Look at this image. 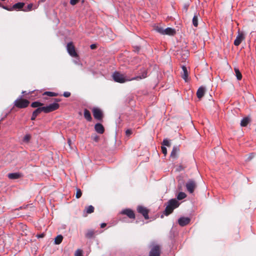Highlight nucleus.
Segmentation results:
<instances>
[{
    "mask_svg": "<svg viewBox=\"0 0 256 256\" xmlns=\"http://www.w3.org/2000/svg\"><path fill=\"white\" fill-rule=\"evenodd\" d=\"M138 212L141 214L146 220L149 218L148 210L145 207L139 206L137 208Z\"/></svg>",
    "mask_w": 256,
    "mask_h": 256,
    "instance_id": "obj_9",
    "label": "nucleus"
},
{
    "mask_svg": "<svg viewBox=\"0 0 256 256\" xmlns=\"http://www.w3.org/2000/svg\"><path fill=\"white\" fill-rule=\"evenodd\" d=\"M66 49L69 54L72 57H76L77 53L75 50L74 46L72 42H70L67 44Z\"/></svg>",
    "mask_w": 256,
    "mask_h": 256,
    "instance_id": "obj_7",
    "label": "nucleus"
},
{
    "mask_svg": "<svg viewBox=\"0 0 256 256\" xmlns=\"http://www.w3.org/2000/svg\"><path fill=\"white\" fill-rule=\"evenodd\" d=\"M234 70V72L236 73V76L237 79L238 80H241L242 78V75L240 71L239 70L238 68H235Z\"/></svg>",
    "mask_w": 256,
    "mask_h": 256,
    "instance_id": "obj_25",
    "label": "nucleus"
},
{
    "mask_svg": "<svg viewBox=\"0 0 256 256\" xmlns=\"http://www.w3.org/2000/svg\"><path fill=\"white\" fill-rule=\"evenodd\" d=\"M180 205L178 201L175 198H172L168 200V204L164 212L165 216H168L170 214L174 209L177 208Z\"/></svg>",
    "mask_w": 256,
    "mask_h": 256,
    "instance_id": "obj_2",
    "label": "nucleus"
},
{
    "mask_svg": "<svg viewBox=\"0 0 256 256\" xmlns=\"http://www.w3.org/2000/svg\"><path fill=\"white\" fill-rule=\"evenodd\" d=\"M186 196V194L184 192H180L177 196V199L182 200Z\"/></svg>",
    "mask_w": 256,
    "mask_h": 256,
    "instance_id": "obj_28",
    "label": "nucleus"
},
{
    "mask_svg": "<svg viewBox=\"0 0 256 256\" xmlns=\"http://www.w3.org/2000/svg\"><path fill=\"white\" fill-rule=\"evenodd\" d=\"M206 92V88L203 86L200 87L196 92V96L198 98L203 97Z\"/></svg>",
    "mask_w": 256,
    "mask_h": 256,
    "instance_id": "obj_15",
    "label": "nucleus"
},
{
    "mask_svg": "<svg viewBox=\"0 0 256 256\" xmlns=\"http://www.w3.org/2000/svg\"><path fill=\"white\" fill-rule=\"evenodd\" d=\"M106 223H102V224H100V227H101L102 228H104V227L106 226Z\"/></svg>",
    "mask_w": 256,
    "mask_h": 256,
    "instance_id": "obj_45",
    "label": "nucleus"
},
{
    "mask_svg": "<svg viewBox=\"0 0 256 256\" xmlns=\"http://www.w3.org/2000/svg\"><path fill=\"white\" fill-rule=\"evenodd\" d=\"M44 95H46L49 96H56L58 95L57 93L52 92H46L44 93Z\"/></svg>",
    "mask_w": 256,
    "mask_h": 256,
    "instance_id": "obj_29",
    "label": "nucleus"
},
{
    "mask_svg": "<svg viewBox=\"0 0 256 256\" xmlns=\"http://www.w3.org/2000/svg\"><path fill=\"white\" fill-rule=\"evenodd\" d=\"M54 100L56 102L55 103H56V104H58V102H60V99H58V98H55Z\"/></svg>",
    "mask_w": 256,
    "mask_h": 256,
    "instance_id": "obj_47",
    "label": "nucleus"
},
{
    "mask_svg": "<svg viewBox=\"0 0 256 256\" xmlns=\"http://www.w3.org/2000/svg\"><path fill=\"white\" fill-rule=\"evenodd\" d=\"M68 143L69 145H70V142H71V140L69 139V140H68Z\"/></svg>",
    "mask_w": 256,
    "mask_h": 256,
    "instance_id": "obj_49",
    "label": "nucleus"
},
{
    "mask_svg": "<svg viewBox=\"0 0 256 256\" xmlns=\"http://www.w3.org/2000/svg\"><path fill=\"white\" fill-rule=\"evenodd\" d=\"M94 207L90 205L86 208L84 211H86L87 214H91L94 212Z\"/></svg>",
    "mask_w": 256,
    "mask_h": 256,
    "instance_id": "obj_26",
    "label": "nucleus"
},
{
    "mask_svg": "<svg viewBox=\"0 0 256 256\" xmlns=\"http://www.w3.org/2000/svg\"><path fill=\"white\" fill-rule=\"evenodd\" d=\"M96 131L100 134H102L104 132V128L103 126L100 123H97L94 126Z\"/></svg>",
    "mask_w": 256,
    "mask_h": 256,
    "instance_id": "obj_14",
    "label": "nucleus"
},
{
    "mask_svg": "<svg viewBox=\"0 0 256 256\" xmlns=\"http://www.w3.org/2000/svg\"><path fill=\"white\" fill-rule=\"evenodd\" d=\"M31 138V136L29 134H27L24 136L23 138L22 141L24 142L28 143Z\"/></svg>",
    "mask_w": 256,
    "mask_h": 256,
    "instance_id": "obj_31",
    "label": "nucleus"
},
{
    "mask_svg": "<svg viewBox=\"0 0 256 256\" xmlns=\"http://www.w3.org/2000/svg\"><path fill=\"white\" fill-rule=\"evenodd\" d=\"M176 31L174 29L171 28H167L164 29V35L166 34L169 36H173L175 34Z\"/></svg>",
    "mask_w": 256,
    "mask_h": 256,
    "instance_id": "obj_17",
    "label": "nucleus"
},
{
    "mask_svg": "<svg viewBox=\"0 0 256 256\" xmlns=\"http://www.w3.org/2000/svg\"><path fill=\"white\" fill-rule=\"evenodd\" d=\"M161 149L162 153L166 156L167 154V150L166 146H162Z\"/></svg>",
    "mask_w": 256,
    "mask_h": 256,
    "instance_id": "obj_38",
    "label": "nucleus"
},
{
    "mask_svg": "<svg viewBox=\"0 0 256 256\" xmlns=\"http://www.w3.org/2000/svg\"><path fill=\"white\" fill-rule=\"evenodd\" d=\"M250 121V117H244L241 120L240 126H246Z\"/></svg>",
    "mask_w": 256,
    "mask_h": 256,
    "instance_id": "obj_20",
    "label": "nucleus"
},
{
    "mask_svg": "<svg viewBox=\"0 0 256 256\" xmlns=\"http://www.w3.org/2000/svg\"><path fill=\"white\" fill-rule=\"evenodd\" d=\"M93 140L95 142H98V140H99V137L98 136H94Z\"/></svg>",
    "mask_w": 256,
    "mask_h": 256,
    "instance_id": "obj_43",
    "label": "nucleus"
},
{
    "mask_svg": "<svg viewBox=\"0 0 256 256\" xmlns=\"http://www.w3.org/2000/svg\"><path fill=\"white\" fill-rule=\"evenodd\" d=\"M90 48L92 50L94 49V48H96V44H92L90 46Z\"/></svg>",
    "mask_w": 256,
    "mask_h": 256,
    "instance_id": "obj_44",
    "label": "nucleus"
},
{
    "mask_svg": "<svg viewBox=\"0 0 256 256\" xmlns=\"http://www.w3.org/2000/svg\"><path fill=\"white\" fill-rule=\"evenodd\" d=\"M82 192L80 188H76V198H79L82 196Z\"/></svg>",
    "mask_w": 256,
    "mask_h": 256,
    "instance_id": "obj_32",
    "label": "nucleus"
},
{
    "mask_svg": "<svg viewBox=\"0 0 256 256\" xmlns=\"http://www.w3.org/2000/svg\"><path fill=\"white\" fill-rule=\"evenodd\" d=\"M24 4L22 2L16 3L14 4L12 6V10H20L24 7Z\"/></svg>",
    "mask_w": 256,
    "mask_h": 256,
    "instance_id": "obj_21",
    "label": "nucleus"
},
{
    "mask_svg": "<svg viewBox=\"0 0 256 256\" xmlns=\"http://www.w3.org/2000/svg\"><path fill=\"white\" fill-rule=\"evenodd\" d=\"M22 94H26V91H22Z\"/></svg>",
    "mask_w": 256,
    "mask_h": 256,
    "instance_id": "obj_48",
    "label": "nucleus"
},
{
    "mask_svg": "<svg viewBox=\"0 0 256 256\" xmlns=\"http://www.w3.org/2000/svg\"><path fill=\"white\" fill-rule=\"evenodd\" d=\"M199 16L200 14L198 12H196L192 18V24L195 27H197L198 26V20Z\"/></svg>",
    "mask_w": 256,
    "mask_h": 256,
    "instance_id": "obj_18",
    "label": "nucleus"
},
{
    "mask_svg": "<svg viewBox=\"0 0 256 256\" xmlns=\"http://www.w3.org/2000/svg\"><path fill=\"white\" fill-rule=\"evenodd\" d=\"M84 118L88 120V121H91L92 120V118L91 116L90 112L89 110H88L87 109H84Z\"/></svg>",
    "mask_w": 256,
    "mask_h": 256,
    "instance_id": "obj_19",
    "label": "nucleus"
},
{
    "mask_svg": "<svg viewBox=\"0 0 256 256\" xmlns=\"http://www.w3.org/2000/svg\"><path fill=\"white\" fill-rule=\"evenodd\" d=\"M44 236V234H42L39 235H38V238H43Z\"/></svg>",
    "mask_w": 256,
    "mask_h": 256,
    "instance_id": "obj_46",
    "label": "nucleus"
},
{
    "mask_svg": "<svg viewBox=\"0 0 256 256\" xmlns=\"http://www.w3.org/2000/svg\"><path fill=\"white\" fill-rule=\"evenodd\" d=\"M22 174L19 172L10 173L8 174V178L11 180L18 179L20 178Z\"/></svg>",
    "mask_w": 256,
    "mask_h": 256,
    "instance_id": "obj_16",
    "label": "nucleus"
},
{
    "mask_svg": "<svg viewBox=\"0 0 256 256\" xmlns=\"http://www.w3.org/2000/svg\"><path fill=\"white\" fill-rule=\"evenodd\" d=\"M30 104V102L25 99H22V96H20L14 102V106L20 108H26Z\"/></svg>",
    "mask_w": 256,
    "mask_h": 256,
    "instance_id": "obj_4",
    "label": "nucleus"
},
{
    "mask_svg": "<svg viewBox=\"0 0 256 256\" xmlns=\"http://www.w3.org/2000/svg\"><path fill=\"white\" fill-rule=\"evenodd\" d=\"M162 146L170 147V142L168 138L164 139L162 142Z\"/></svg>",
    "mask_w": 256,
    "mask_h": 256,
    "instance_id": "obj_30",
    "label": "nucleus"
},
{
    "mask_svg": "<svg viewBox=\"0 0 256 256\" xmlns=\"http://www.w3.org/2000/svg\"><path fill=\"white\" fill-rule=\"evenodd\" d=\"M182 69L183 71V74L182 75V77L184 78L186 82V78L188 76V72L186 66H182Z\"/></svg>",
    "mask_w": 256,
    "mask_h": 256,
    "instance_id": "obj_23",
    "label": "nucleus"
},
{
    "mask_svg": "<svg viewBox=\"0 0 256 256\" xmlns=\"http://www.w3.org/2000/svg\"><path fill=\"white\" fill-rule=\"evenodd\" d=\"M244 39V34L242 32L238 33V35L236 37V38L234 40V44L236 46H239Z\"/></svg>",
    "mask_w": 256,
    "mask_h": 256,
    "instance_id": "obj_13",
    "label": "nucleus"
},
{
    "mask_svg": "<svg viewBox=\"0 0 256 256\" xmlns=\"http://www.w3.org/2000/svg\"><path fill=\"white\" fill-rule=\"evenodd\" d=\"M94 117L98 120H101L103 117V114L101 110L98 108H94L92 110Z\"/></svg>",
    "mask_w": 256,
    "mask_h": 256,
    "instance_id": "obj_6",
    "label": "nucleus"
},
{
    "mask_svg": "<svg viewBox=\"0 0 256 256\" xmlns=\"http://www.w3.org/2000/svg\"><path fill=\"white\" fill-rule=\"evenodd\" d=\"M132 133V129H128L126 131V134L128 136H130Z\"/></svg>",
    "mask_w": 256,
    "mask_h": 256,
    "instance_id": "obj_37",
    "label": "nucleus"
},
{
    "mask_svg": "<svg viewBox=\"0 0 256 256\" xmlns=\"http://www.w3.org/2000/svg\"><path fill=\"white\" fill-rule=\"evenodd\" d=\"M0 7L4 9V10H8V11H12V7H10V8H8V6H4V5H2V4L0 3Z\"/></svg>",
    "mask_w": 256,
    "mask_h": 256,
    "instance_id": "obj_36",
    "label": "nucleus"
},
{
    "mask_svg": "<svg viewBox=\"0 0 256 256\" xmlns=\"http://www.w3.org/2000/svg\"><path fill=\"white\" fill-rule=\"evenodd\" d=\"M70 94H71L69 92H65L63 94V96L65 98H68L69 96H70Z\"/></svg>",
    "mask_w": 256,
    "mask_h": 256,
    "instance_id": "obj_39",
    "label": "nucleus"
},
{
    "mask_svg": "<svg viewBox=\"0 0 256 256\" xmlns=\"http://www.w3.org/2000/svg\"><path fill=\"white\" fill-rule=\"evenodd\" d=\"M78 2V0H70V4L72 5V6H74L75 5L77 2Z\"/></svg>",
    "mask_w": 256,
    "mask_h": 256,
    "instance_id": "obj_42",
    "label": "nucleus"
},
{
    "mask_svg": "<svg viewBox=\"0 0 256 256\" xmlns=\"http://www.w3.org/2000/svg\"><path fill=\"white\" fill-rule=\"evenodd\" d=\"M120 214L126 215L129 218L134 219L135 218V214L134 211L129 208L123 210Z\"/></svg>",
    "mask_w": 256,
    "mask_h": 256,
    "instance_id": "obj_12",
    "label": "nucleus"
},
{
    "mask_svg": "<svg viewBox=\"0 0 256 256\" xmlns=\"http://www.w3.org/2000/svg\"><path fill=\"white\" fill-rule=\"evenodd\" d=\"M196 186V182L192 179H190L186 184L187 190L190 194L192 193Z\"/></svg>",
    "mask_w": 256,
    "mask_h": 256,
    "instance_id": "obj_5",
    "label": "nucleus"
},
{
    "mask_svg": "<svg viewBox=\"0 0 256 256\" xmlns=\"http://www.w3.org/2000/svg\"><path fill=\"white\" fill-rule=\"evenodd\" d=\"M160 246L158 245L154 246L150 252V256H160Z\"/></svg>",
    "mask_w": 256,
    "mask_h": 256,
    "instance_id": "obj_10",
    "label": "nucleus"
},
{
    "mask_svg": "<svg viewBox=\"0 0 256 256\" xmlns=\"http://www.w3.org/2000/svg\"><path fill=\"white\" fill-rule=\"evenodd\" d=\"M112 77L114 82L119 83H124L127 81L132 80L131 78H127L124 74L117 71L112 74Z\"/></svg>",
    "mask_w": 256,
    "mask_h": 256,
    "instance_id": "obj_3",
    "label": "nucleus"
},
{
    "mask_svg": "<svg viewBox=\"0 0 256 256\" xmlns=\"http://www.w3.org/2000/svg\"><path fill=\"white\" fill-rule=\"evenodd\" d=\"M82 250L80 249H78L76 251L74 256H82Z\"/></svg>",
    "mask_w": 256,
    "mask_h": 256,
    "instance_id": "obj_35",
    "label": "nucleus"
},
{
    "mask_svg": "<svg viewBox=\"0 0 256 256\" xmlns=\"http://www.w3.org/2000/svg\"><path fill=\"white\" fill-rule=\"evenodd\" d=\"M94 234V232L92 231L88 232L86 234V236L88 238H91L92 236Z\"/></svg>",
    "mask_w": 256,
    "mask_h": 256,
    "instance_id": "obj_41",
    "label": "nucleus"
},
{
    "mask_svg": "<svg viewBox=\"0 0 256 256\" xmlns=\"http://www.w3.org/2000/svg\"><path fill=\"white\" fill-rule=\"evenodd\" d=\"M59 106L58 104L52 103L46 106L38 108L33 112L31 120H35L36 116L42 112H44V113H48L58 110Z\"/></svg>",
    "mask_w": 256,
    "mask_h": 256,
    "instance_id": "obj_1",
    "label": "nucleus"
},
{
    "mask_svg": "<svg viewBox=\"0 0 256 256\" xmlns=\"http://www.w3.org/2000/svg\"><path fill=\"white\" fill-rule=\"evenodd\" d=\"M190 221V219L189 218L182 216L178 218V223L181 226H184L188 224Z\"/></svg>",
    "mask_w": 256,
    "mask_h": 256,
    "instance_id": "obj_11",
    "label": "nucleus"
},
{
    "mask_svg": "<svg viewBox=\"0 0 256 256\" xmlns=\"http://www.w3.org/2000/svg\"><path fill=\"white\" fill-rule=\"evenodd\" d=\"M43 104L39 102L38 101L34 102L32 103L31 106L32 108H40V106H42Z\"/></svg>",
    "mask_w": 256,
    "mask_h": 256,
    "instance_id": "obj_27",
    "label": "nucleus"
},
{
    "mask_svg": "<svg viewBox=\"0 0 256 256\" xmlns=\"http://www.w3.org/2000/svg\"><path fill=\"white\" fill-rule=\"evenodd\" d=\"M44 1H45V0H42V2H44Z\"/></svg>",
    "mask_w": 256,
    "mask_h": 256,
    "instance_id": "obj_50",
    "label": "nucleus"
},
{
    "mask_svg": "<svg viewBox=\"0 0 256 256\" xmlns=\"http://www.w3.org/2000/svg\"><path fill=\"white\" fill-rule=\"evenodd\" d=\"M32 6H33V4H30L27 6L26 8H25L23 10L24 12L30 11L32 10Z\"/></svg>",
    "mask_w": 256,
    "mask_h": 256,
    "instance_id": "obj_33",
    "label": "nucleus"
},
{
    "mask_svg": "<svg viewBox=\"0 0 256 256\" xmlns=\"http://www.w3.org/2000/svg\"><path fill=\"white\" fill-rule=\"evenodd\" d=\"M63 240V236L61 234L58 235L54 239V244H60Z\"/></svg>",
    "mask_w": 256,
    "mask_h": 256,
    "instance_id": "obj_24",
    "label": "nucleus"
},
{
    "mask_svg": "<svg viewBox=\"0 0 256 256\" xmlns=\"http://www.w3.org/2000/svg\"><path fill=\"white\" fill-rule=\"evenodd\" d=\"M140 70V75L132 78V80H140L147 77L148 72L146 68H142Z\"/></svg>",
    "mask_w": 256,
    "mask_h": 256,
    "instance_id": "obj_8",
    "label": "nucleus"
},
{
    "mask_svg": "<svg viewBox=\"0 0 256 256\" xmlns=\"http://www.w3.org/2000/svg\"><path fill=\"white\" fill-rule=\"evenodd\" d=\"M155 30L158 33L164 34V29L162 28L160 26H156L155 28Z\"/></svg>",
    "mask_w": 256,
    "mask_h": 256,
    "instance_id": "obj_34",
    "label": "nucleus"
},
{
    "mask_svg": "<svg viewBox=\"0 0 256 256\" xmlns=\"http://www.w3.org/2000/svg\"><path fill=\"white\" fill-rule=\"evenodd\" d=\"M180 148L178 146H175L173 147L172 150L170 154V156L172 158H176V153L179 152Z\"/></svg>",
    "mask_w": 256,
    "mask_h": 256,
    "instance_id": "obj_22",
    "label": "nucleus"
},
{
    "mask_svg": "<svg viewBox=\"0 0 256 256\" xmlns=\"http://www.w3.org/2000/svg\"><path fill=\"white\" fill-rule=\"evenodd\" d=\"M188 5L185 4L182 8V11L186 12L188 11Z\"/></svg>",
    "mask_w": 256,
    "mask_h": 256,
    "instance_id": "obj_40",
    "label": "nucleus"
}]
</instances>
